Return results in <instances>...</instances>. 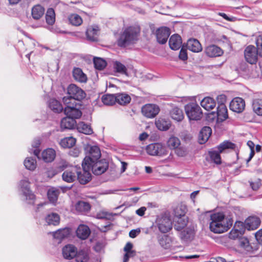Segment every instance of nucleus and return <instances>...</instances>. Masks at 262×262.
Returning <instances> with one entry per match:
<instances>
[{"mask_svg": "<svg viewBox=\"0 0 262 262\" xmlns=\"http://www.w3.org/2000/svg\"><path fill=\"white\" fill-rule=\"evenodd\" d=\"M182 43L181 37L178 34H173L170 37L169 45L173 50L179 49L182 46Z\"/></svg>", "mask_w": 262, "mask_h": 262, "instance_id": "b1692460", "label": "nucleus"}, {"mask_svg": "<svg viewBox=\"0 0 262 262\" xmlns=\"http://www.w3.org/2000/svg\"><path fill=\"white\" fill-rule=\"evenodd\" d=\"M217 119L223 121L228 118V110L225 105H219L217 108Z\"/></svg>", "mask_w": 262, "mask_h": 262, "instance_id": "72a5a7b5", "label": "nucleus"}, {"mask_svg": "<svg viewBox=\"0 0 262 262\" xmlns=\"http://www.w3.org/2000/svg\"><path fill=\"white\" fill-rule=\"evenodd\" d=\"M174 150L175 154L179 157H183L187 154V149L184 146H179Z\"/></svg>", "mask_w": 262, "mask_h": 262, "instance_id": "13d9d810", "label": "nucleus"}, {"mask_svg": "<svg viewBox=\"0 0 262 262\" xmlns=\"http://www.w3.org/2000/svg\"><path fill=\"white\" fill-rule=\"evenodd\" d=\"M179 57L180 59L183 61L187 60L188 58L187 51L183 47L180 51Z\"/></svg>", "mask_w": 262, "mask_h": 262, "instance_id": "052dcab7", "label": "nucleus"}, {"mask_svg": "<svg viewBox=\"0 0 262 262\" xmlns=\"http://www.w3.org/2000/svg\"><path fill=\"white\" fill-rule=\"evenodd\" d=\"M99 31V27L97 26H90L86 32L87 39L92 41H97Z\"/></svg>", "mask_w": 262, "mask_h": 262, "instance_id": "4be33fe9", "label": "nucleus"}, {"mask_svg": "<svg viewBox=\"0 0 262 262\" xmlns=\"http://www.w3.org/2000/svg\"><path fill=\"white\" fill-rule=\"evenodd\" d=\"M59 194V190L55 188H52L49 189L48 191V197L49 201L52 203H55L58 199Z\"/></svg>", "mask_w": 262, "mask_h": 262, "instance_id": "a18cd8bd", "label": "nucleus"}, {"mask_svg": "<svg viewBox=\"0 0 262 262\" xmlns=\"http://www.w3.org/2000/svg\"><path fill=\"white\" fill-rule=\"evenodd\" d=\"M206 55L211 57H217L221 56L223 53V50L218 46L211 45L207 46L205 49Z\"/></svg>", "mask_w": 262, "mask_h": 262, "instance_id": "aec40b11", "label": "nucleus"}, {"mask_svg": "<svg viewBox=\"0 0 262 262\" xmlns=\"http://www.w3.org/2000/svg\"><path fill=\"white\" fill-rule=\"evenodd\" d=\"M237 222L235 223L234 228L229 233V237L232 239H235L242 235L245 232L244 228L242 226L237 227Z\"/></svg>", "mask_w": 262, "mask_h": 262, "instance_id": "c756f323", "label": "nucleus"}, {"mask_svg": "<svg viewBox=\"0 0 262 262\" xmlns=\"http://www.w3.org/2000/svg\"><path fill=\"white\" fill-rule=\"evenodd\" d=\"M76 126L78 131L84 134L91 135L93 133L91 126L85 123L84 122H79Z\"/></svg>", "mask_w": 262, "mask_h": 262, "instance_id": "58836bf2", "label": "nucleus"}, {"mask_svg": "<svg viewBox=\"0 0 262 262\" xmlns=\"http://www.w3.org/2000/svg\"><path fill=\"white\" fill-rule=\"evenodd\" d=\"M86 96L84 91L74 84H70L68 88V96L62 98L63 104L79 103Z\"/></svg>", "mask_w": 262, "mask_h": 262, "instance_id": "7ed1b4c3", "label": "nucleus"}, {"mask_svg": "<svg viewBox=\"0 0 262 262\" xmlns=\"http://www.w3.org/2000/svg\"><path fill=\"white\" fill-rule=\"evenodd\" d=\"M62 254L64 258L72 259L77 254V249L74 245L68 244L62 248Z\"/></svg>", "mask_w": 262, "mask_h": 262, "instance_id": "a211bd4d", "label": "nucleus"}, {"mask_svg": "<svg viewBox=\"0 0 262 262\" xmlns=\"http://www.w3.org/2000/svg\"><path fill=\"white\" fill-rule=\"evenodd\" d=\"M157 41L162 45L165 44L170 35V31L168 28L166 27L158 29L156 32Z\"/></svg>", "mask_w": 262, "mask_h": 262, "instance_id": "2eb2a0df", "label": "nucleus"}, {"mask_svg": "<svg viewBox=\"0 0 262 262\" xmlns=\"http://www.w3.org/2000/svg\"><path fill=\"white\" fill-rule=\"evenodd\" d=\"M66 106L64 113L67 116L73 118V119L79 118L82 113L80 111V103H74V104H64Z\"/></svg>", "mask_w": 262, "mask_h": 262, "instance_id": "9d476101", "label": "nucleus"}, {"mask_svg": "<svg viewBox=\"0 0 262 262\" xmlns=\"http://www.w3.org/2000/svg\"><path fill=\"white\" fill-rule=\"evenodd\" d=\"M226 96L225 95L221 94L217 96L216 98V100L219 105H225V103L226 102Z\"/></svg>", "mask_w": 262, "mask_h": 262, "instance_id": "e2e57ef3", "label": "nucleus"}, {"mask_svg": "<svg viewBox=\"0 0 262 262\" xmlns=\"http://www.w3.org/2000/svg\"><path fill=\"white\" fill-rule=\"evenodd\" d=\"M252 107L253 111L258 115H262V99H256L253 101Z\"/></svg>", "mask_w": 262, "mask_h": 262, "instance_id": "49530a36", "label": "nucleus"}, {"mask_svg": "<svg viewBox=\"0 0 262 262\" xmlns=\"http://www.w3.org/2000/svg\"><path fill=\"white\" fill-rule=\"evenodd\" d=\"M185 211H183L182 213L179 215L182 216V217H180L177 223L174 226V228L177 231H180L184 228L187 224V218L184 216Z\"/></svg>", "mask_w": 262, "mask_h": 262, "instance_id": "e433bc0d", "label": "nucleus"}, {"mask_svg": "<svg viewBox=\"0 0 262 262\" xmlns=\"http://www.w3.org/2000/svg\"><path fill=\"white\" fill-rule=\"evenodd\" d=\"M260 224L259 219L256 216H250L247 218L244 223L242 222H237V227L242 226L244 228V230H253L256 229Z\"/></svg>", "mask_w": 262, "mask_h": 262, "instance_id": "9b49d317", "label": "nucleus"}, {"mask_svg": "<svg viewBox=\"0 0 262 262\" xmlns=\"http://www.w3.org/2000/svg\"><path fill=\"white\" fill-rule=\"evenodd\" d=\"M135 255V252H125L123 262H127L130 257L134 256Z\"/></svg>", "mask_w": 262, "mask_h": 262, "instance_id": "69168bd1", "label": "nucleus"}, {"mask_svg": "<svg viewBox=\"0 0 262 262\" xmlns=\"http://www.w3.org/2000/svg\"><path fill=\"white\" fill-rule=\"evenodd\" d=\"M235 147V145L234 143L228 141H225L216 147L218 151H209L208 154L211 161L216 164H220L221 163L220 153L227 149H234Z\"/></svg>", "mask_w": 262, "mask_h": 262, "instance_id": "20e7f679", "label": "nucleus"}, {"mask_svg": "<svg viewBox=\"0 0 262 262\" xmlns=\"http://www.w3.org/2000/svg\"><path fill=\"white\" fill-rule=\"evenodd\" d=\"M46 19L47 24L49 25H52L54 23L55 17L53 9L49 8L48 9L46 15Z\"/></svg>", "mask_w": 262, "mask_h": 262, "instance_id": "864d4df0", "label": "nucleus"}, {"mask_svg": "<svg viewBox=\"0 0 262 262\" xmlns=\"http://www.w3.org/2000/svg\"><path fill=\"white\" fill-rule=\"evenodd\" d=\"M94 64L96 69L103 70L106 66L105 61L100 58H94Z\"/></svg>", "mask_w": 262, "mask_h": 262, "instance_id": "5fc2aeb1", "label": "nucleus"}, {"mask_svg": "<svg viewBox=\"0 0 262 262\" xmlns=\"http://www.w3.org/2000/svg\"><path fill=\"white\" fill-rule=\"evenodd\" d=\"M116 102L120 105H125L130 102L131 98L126 93L116 94Z\"/></svg>", "mask_w": 262, "mask_h": 262, "instance_id": "ea45409f", "label": "nucleus"}, {"mask_svg": "<svg viewBox=\"0 0 262 262\" xmlns=\"http://www.w3.org/2000/svg\"><path fill=\"white\" fill-rule=\"evenodd\" d=\"M238 243L239 246L246 251H249L251 249V247L249 245V242L247 238L244 237L240 238Z\"/></svg>", "mask_w": 262, "mask_h": 262, "instance_id": "6e6d98bb", "label": "nucleus"}, {"mask_svg": "<svg viewBox=\"0 0 262 262\" xmlns=\"http://www.w3.org/2000/svg\"><path fill=\"white\" fill-rule=\"evenodd\" d=\"M76 124L75 119L73 118L67 116L63 118L60 123V126L62 129H72L74 127Z\"/></svg>", "mask_w": 262, "mask_h": 262, "instance_id": "2f4dec72", "label": "nucleus"}, {"mask_svg": "<svg viewBox=\"0 0 262 262\" xmlns=\"http://www.w3.org/2000/svg\"><path fill=\"white\" fill-rule=\"evenodd\" d=\"M77 168L72 167L62 173V177L64 181L68 183L74 182L77 178Z\"/></svg>", "mask_w": 262, "mask_h": 262, "instance_id": "6ab92c4d", "label": "nucleus"}, {"mask_svg": "<svg viewBox=\"0 0 262 262\" xmlns=\"http://www.w3.org/2000/svg\"><path fill=\"white\" fill-rule=\"evenodd\" d=\"M52 234L54 238L58 240L59 242H60L63 239L69 235L70 230L68 228L60 229L55 232H53Z\"/></svg>", "mask_w": 262, "mask_h": 262, "instance_id": "c85d7f7f", "label": "nucleus"}, {"mask_svg": "<svg viewBox=\"0 0 262 262\" xmlns=\"http://www.w3.org/2000/svg\"><path fill=\"white\" fill-rule=\"evenodd\" d=\"M48 106L55 113H60L63 107L60 103L55 99H50L48 101Z\"/></svg>", "mask_w": 262, "mask_h": 262, "instance_id": "f704fd0d", "label": "nucleus"}, {"mask_svg": "<svg viewBox=\"0 0 262 262\" xmlns=\"http://www.w3.org/2000/svg\"><path fill=\"white\" fill-rule=\"evenodd\" d=\"M70 23L73 26H79L82 23V19L78 14L73 13L69 16L68 17Z\"/></svg>", "mask_w": 262, "mask_h": 262, "instance_id": "c03bdc74", "label": "nucleus"}, {"mask_svg": "<svg viewBox=\"0 0 262 262\" xmlns=\"http://www.w3.org/2000/svg\"><path fill=\"white\" fill-rule=\"evenodd\" d=\"M185 111L189 120H199L202 117V111L196 103H189L185 106Z\"/></svg>", "mask_w": 262, "mask_h": 262, "instance_id": "39448f33", "label": "nucleus"}, {"mask_svg": "<svg viewBox=\"0 0 262 262\" xmlns=\"http://www.w3.org/2000/svg\"><path fill=\"white\" fill-rule=\"evenodd\" d=\"M43 7L39 5L34 6L32 9V16L35 19H39L44 14Z\"/></svg>", "mask_w": 262, "mask_h": 262, "instance_id": "a19ab883", "label": "nucleus"}, {"mask_svg": "<svg viewBox=\"0 0 262 262\" xmlns=\"http://www.w3.org/2000/svg\"><path fill=\"white\" fill-rule=\"evenodd\" d=\"M73 76L76 81L80 83H86L88 80L86 75L79 68H74Z\"/></svg>", "mask_w": 262, "mask_h": 262, "instance_id": "a878e982", "label": "nucleus"}, {"mask_svg": "<svg viewBox=\"0 0 262 262\" xmlns=\"http://www.w3.org/2000/svg\"><path fill=\"white\" fill-rule=\"evenodd\" d=\"M139 27L130 26L124 29L117 39V45L120 47H126L134 45L139 39Z\"/></svg>", "mask_w": 262, "mask_h": 262, "instance_id": "f03ea898", "label": "nucleus"}, {"mask_svg": "<svg viewBox=\"0 0 262 262\" xmlns=\"http://www.w3.org/2000/svg\"><path fill=\"white\" fill-rule=\"evenodd\" d=\"M20 190L22 192L24 199L28 204H33L35 200V195L30 189V183L28 179L25 178L19 182Z\"/></svg>", "mask_w": 262, "mask_h": 262, "instance_id": "423d86ee", "label": "nucleus"}, {"mask_svg": "<svg viewBox=\"0 0 262 262\" xmlns=\"http://www.w3.org/2000/svg\"><path fill=\"white\" fill-rule=\"evenodd\" d=\"M181 145L180 139L175 136H171L167 141V147L172 150H175Z\"/></svg>", "mask_w": 262, "mask_h": 262, "instance_id": "37998d69", "label": "nucleus"}, {"mask_svg": "<svg viewBox=\"0 0 262 262\" xmlns=\"http://www.w3.org/2000/svg\"><path fill=\"white\" fill-rule=\"evenodd\" d=\"M46 222L49 225L57 226L60 222V216L56 213H49L45 217Z\"/></svg>", "mask_w": 262, "mask_h": 262, "instance_id": "7c9ffc66", "label": "nucleus"}, {"mask_svg": "<svg viewBox=\"0 0 262 262\" xmlns=\"http://www.w3.org/2000/svg\"><path fill=\"white\" fill-rule=\"evenodd\" d=\"M90 169L95 175H100L108 169V163L105 159H101L90 163Z\"/></svg>", "mask_w": 262, "mask_h": 262, "instance_id": "1a4fd4ad", "label": "nucleus"}, {"mask_svg": "<svg viewBox=\"0 0 262 262\" xmlns=\"http://www.w3.org/2000/svg\"><path fill=\"white\" fill-rule=\"evenodd\" d=\"M212 133L211 128L209 126H204L201 130L199 135V143H205L209 138Z\"/></svg>", "mask_w": 262, "mask_h": 262, "instance_id": "393cba45", "label": "nucleus"}, {"mask_svg": "<svg viewBox=\"0 0 262 262\" xmlns=\"http://www.w3.org/2000/svg\"><path fill=\"white\" fill-rule=\"evenodd\" d=\"M171 117L177 121H181L184 118V114L181 109L178 107H174L170 112Z\"/></svg>", "mask_w": 262, "mask_h": 262, "instance_id": "4c0bfd02", "label": "nucleus"}, {"mask_svg": "<svg viewBox=\"0 0 262 262\" xmlns=\"http://www.w3.org/2000/svg\"><path fill=\"white\" fill-rule=\"evenodd\" d=\"M101 156L99 148L97 146H91L89 149V155L86 156L82 162L90 165L91 162L99 160Z\"/></svg>", "mask_w": 262, "mask_h": 262, "instance_id": "4468645a", "label": "nucleus"}, {"mask_svg": "<svg viewBox=\"0 0 262 262\" xmlns=\"http://www.w3.org/2000/svg\"><path fill=\"white\" fill-rule=\"evenodd\" d=\"M187 48L195 53H198L202 50V47L200 42L196 39L190 38L187 42Z\"/></svg>", "mask_w": 262, "mask_h": 262, "instance_id": "5701e85b", "label": "nucleus"}, {"mask_svg": "<svg viewBox=\"0 0 262 262\" xmlns=\"http://www.w3.org/2000/svg\"><path fill=\"white\" fill-rule=\"evenodd\" d=\"M75 209L79 213H85L90 211L91 206L88 202L79 201L75 205Z\"/></svg>", "mask_w": 262, "mask_h": 262, "instance_id": "c9c22d12", "label": "nucleus"}, {"mask_svg": "<svg viewBox=\"0 0 262 262\" xmlns=\"http://www.w3.org/2000/svg\"><path fill=\"white\" fill-rule=\"evenodd\" d=\"M114 68L116 71L122 74H124L126 72V68L124 65L119 61H115L114 63Z\"/></svg>", "mask_w": 262, "mask_h": 262, "instance_id": "4d7b16f0", "label": "nucleus"}, {"mask_svg": "<svg viewBox=\"0 0 262 262\" xmlns=\"http://www.w3.org/2000/svg\"><path fill=\"white\" fill-rule=\"evenodd\" d=\"M201 106L207 111H210L216 106L215 100L211 97H205L200 102Z\"/></svg>", "mask_w": 262, "mask_h": 262, "instance_id": "412c9836", "label": "nucleus"}, {"mask_svg": "<svg viewBox=\"0 0 262 262\" xmlns=\"http://www.w3.org/2000/svg\"><path fill=\"white\" fill-rule=\"evenodd\" d=\"M157 127L160 130H167L171 126L170 121L163 119H159L156 121Z\"/></svg>", "mask_w": 262, "mask_h": 262, "instance_id": "79ce46f5", "label": "nucleus"}, {"mask_svg": "<svg viewBox=\"0 0 262 262\" xmlns=\"http://www.w3.org/2000/svg\"><path fill=\"white\" fill-rule=\"evenodd\" d=\"M146 152L151 156L162 157L167 154L166 147L161 143H155L149 144L146 148Z\"/></svg>", "mask_w": 262, "mask_h": 262, "instance_id": "6e6552de", "label": "nucleus"}, {"mask_svg": "<svg viewBox=\"0 0 262 262\" xmlns=\"http://www.w3.org/2000/svg\"><path fill=\"white\" fill-rule=\"evenodd\" d=\"M258 51L252 45L247 46L245 49L244 56L246 60L250 64H255L258 59Z\"/></svg>", "mask_w": 262, "mask_h": 262, "instance_id": "f8f14e48", "label": "nucleus"}, {"mask_svg": "<svg viewBox=\"0 0 262 262\" xmlns=\"http://www.w3.org/2000/svg\"><path fill=\"white\" fill-rule=\"evenodd\" d=\"M76 142V139L73 137H65L60 140V145L64 148H70L72 147Z\"/></svg>", "mask_w": 262, "mask_h": 262, "instance_id": "473e14b6", "label": "nucleus"}, {"mask_svg": "<svg viewBox=\"0 0 262 262\" xmlns=\"http://www.w3.org/2000/svg\"><path fill=\"white\" fill-rule=\"evenodd\" d=\"M141 230L140 228H137L136 229L132 230L129 233V235L132 238L136 237L139 233H140Z\"/></svg>", "mask_w": 262, "mask_h": 262, "instance_id": "338daca9", "label": "nucleus"}, {"mask_svg": "<svg viewBox=\"0 0 262 262\" xmlns=\"http://www.w3.org/2000/svg\"><path fill=\"white\" fill-rule=\"evenodd\" d=\"M255 236L257 242L262 244V229L255 233Z\"/></svg>", "mask_w": 262, "mask_h": 262, "instance_id": "774afa93", "label": "nucleus"}, {"mask_svg": "<svg viewBox=\"0 0 262 262\" xmlns=\"http://www.w3.org/2000/svg\"><path fill=\"white\" fill-rule=\"evenodd\" d=\"M40 145V141L38 139H35L33 140L32 143V148L30 149L29 151L30 153L33 152L34 155L36 156L38 159L39 157L40 149H39Z\"/></svg>", "mask_w": 262, "mask_h": 262, "instance_id": "09e8293b", "label": "nucleus"}, {"mask_svg": "<svg viewBox=\"0 0 262 262\" xmlns=\"http://www.w3.org/2000/svg\"><path fill=\"white\" fill-rule=\"evenodd\" d=\"M159 243L164 249H167L170 246L171 238L168 235H164L159 237Z\"/></svg>", "mask_w": 262, "mask_h": 262, "instance_id": "3c124183", "label": "nucleus"}, {"mask_svg": "<svg viewBox=\"0 0 262 262\" xmlns=\"http://www.w3.org/2000/svg\"><path fill=\"white\" fill-rule=\"evenodd\" d=\"M58 171L57 170H56L53 168H49L46 172V175L48 177L51 178L56 175Z\"/></svg>", "mask_w": 262, "mask_h": 262, "instance_id": "0e129e2a", "label": "nucleus"}, {"mask_svg": "<svg viewBox=\"0 0 262 262\" xmlns=\"http://www.w3.org/2000/svg\"><path fill=\"white\" fill-rule=\"evenodd\" d=\"M160 109L158 105L153 104H147L142 108V113L147 118H154L159 112Z\"/></svg>", "mask_w": 262, "mask_h": 262, "instance_id": "dca6fc26", "label": "nucleus"}, {"mask_svg": "<svg viewBox=\"0 0 262 262\" xmlns=\"http://www.w3.org/2000/svg\"><path fill=\"white\" fill-rule=\"evenodd\" d=\"M256 45V48L258 51L259 55L262 56V35H259L257 37Z\"/></svg>", "mask_w": 262, "mask_h": 262, "instance_id": "bf43d9fd", "label": "nucleus"}, {"mask_svg": "<svg viewBox=\"0 0 262 262\" xmlns=\"http://www.w3.org/2000/svg\"><path fill=\"white\" fill-rule=\"evenodd\" d=\"M102 101L104 104L112 105L116 102V94H107L102 97Z\"/></svg>", "mask_w": 262, "mask_h": 262, "instance_id": "8fccbe9b", "label": "nucleus"}, {"mask_svg": "<svg viewBox=\"0 0 262 262\" xmlns=\"http://www.w3.org/2000/svg\"><path fill=\"white\" fill-rule=\"evenodd\" d=\"M250 182V186L253 190H258V189L259 188V187L261 185V182L259 179H258L254 182Z\"/></svg>", "mask_w": 262, "mask_h": 262, "instance_id": "680f3d73", "label": "nucleus"}, {"mask_svg": "<svg viewBox=\"0 0 262 262\" xmlns=\"http://www.w3.org/2000/svg\"><path fill=\"white\" fill-rule=\"evenodd\" d=\"M179 236L184 241H191L193 237V231L191 229H186L181 231Z\"/></svg>", "mask_w": 262, "mask_h": 262, "instance_id": "de8ad7c7", "label": "nucleus"}, {"mask_svg": "<svg viewBox=\"0 0 262 262\" xmlns=\"http://www.w3.org/2000/svg\"><path fill=\"white\" fill-rule=\"evenodd\" d=\"M56 156V152L53 148H47L44 150L41 154L42 159L45 162H52Z\"/></svg>", "mask_w": 262, "mask_h": 262, "instance_id": "cd10ccee", "label": "nucleus"}, {"mask_svg": "<svg viewBox=\"0 0 262 262\" xmlns=\"http://www.w3.org/2000/svg\"><path fill=\"white\" fill-rule=\"evenodd\" d=\"M210 220V230L215 233H222L226 232L232 225V220L226 217L223 213L221 212L211 214Z\"/></svg>", "mask_w": 262, "mask_h": 262, "instance_id": "f257e3e1", "label": "nucleus"}, {"mask_svg": "<svg viewBox=\"0 0 262 262\" xmlns=\"http://www.w3.org/2000/svg\"><path fill=\"white\" fill-rule=\"evenodd\" d=\"M91 231L89 227L84 225H80L76 230V235L78 237L82 239H86L90 234Z\"/></svg>", "mask_w": 262, "mask_h": 262, "instance_id": "bb28decb", "label": "nucleus"}, {"mask_svg": "<svg viewBox=\"0 0 262 262\" xmlns=\"http://www.w3.org/2000/svg\"><path fill=\"white\" fill-rule=\"evenodd\" d=\"M156 223L159 231L164 233L169 231L172 227V222L170 217L166 214L158 216Z\"/></svg>", "mask_w": 262, "mask_h": 262, "instance_id": "0eeeda50", "label": "nucleus"}, {"mask_svg": "<svg viewBox=\"0 0 262 262\" xmlns=\"http://www.w3.org/2000/svg\"><path fill=\"white\" fill-rule=\"evenodd\" d=\"M229 107L230 109L233 112L240 113L245 109V101L243 99L240 97L234 98L231 101Z\"/></svg>", "mask_w": 262, "mask_h": 262, "instance_id": "f3484780", "label": "nucleus"}, {"mask_svg": "<svg viewBox=\"0 0 262 262\" xmlns=\"http://www.w3.org/2000/svg\"><path fill=\"white\" fill-rule=\"evenodd\" d=\"M82 170L78 171L77 169V179L82 184H85L91 180V174L90 172V165L82 162Z\"/></svg>", "mask_w": 262, "mask_h": 262, "instance_id": "ddd939ff", "label": "nucleus"}, {"mask_svg": "<svg viewBox=\"0 0 262 262\" xmlns=\"http://www.w3.org/2000/svg\"><path fill=\"white\" fill-rule=\"evenodd\" d=\"M24 165L30 170H33L36 167V160L32 158H27L24 161Z\"/></svg>", "mask_w": 262, "mask_h": 262, "instance_id": "603ef678", "label": "nucleus"}]
</instances>
